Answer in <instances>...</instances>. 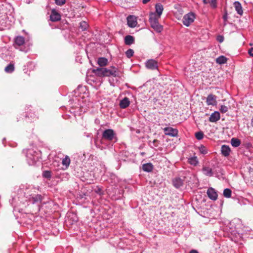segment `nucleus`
<instances>
[{
    "instance_id": "nucleus-1",
    "label": "nucleus",
    "mask_w": 253,
    "mask_h": 253,
    "mask_svg": "<svg viewBox=\"0 0 253 253\" xmlns=\"http://www.w3.org/2000/svg\"><path fill=\"white\" fill-rule=\"evenodd\" d=\"M93 72L99 77H118L121 76V72L118 68L111 66L107 68H97L93 70Z\"/></svg>"
},
{
    "instance_id": "nucleus-2",
    "label": "nucleus",
    "mask_w": 253,
    "mask_h": 253,
    "mask_svg": "<svg viewBox=\"0 0 253 253\" xmlns=\"http://www.w3.org/2000/svg\"><path fill=\"white\" fill-rule=\"evenodd\" d=\"M159 18H156L153 13H150L149 21L151 27L157 32L161 33L163 30V26L159 23Z\"/></svg>"
},
{
    "instance_id": "nucleus-3",
    "label": "nucleus",
    "mask_w": 253,
    "mask_h": 253,
    "mask_svg": "<svg viewBox=\"0 0 253 253\" xmlns=\"http://www.w3.org/2000/svg\"><path fill=\"white\" fill-rule=\"evenodd\" d=\"M195 18V14L193 12H189L183 16V24L188 27L194 22Z\"/></svg>"
},
{
    "instance_id": "nucleus-4",
    "label": "nucleus",
    "mask_w": 253,
    "mask_h": 253,
    "mask_svg": "<svg viewBox=\"0 0 253 253\" xmlns=\"http://www.w3.org/2000/svg\"><path fill=\"white\" fill-rule=\"evenodd\" d=\"M115 137V133L112 129H107L105 130L102 133V138L109 140H113Z\"/></svg>"
},
{
    "instance_id": "nucleus-5",
    "label": "nucleus",
    "mask_w": 253,
    "mask_h": 253,
    "mask_svg": "<svg viewBox=\"0 0 253 253\" xmlns=\"http://www.w3.org/2000/svg\"><path fill=\"white\" fill-rule=\"evenodd\" d=\"M165 134L172 137H175L178 134V130L177 129L173 128L171 127H166L164 129Z\"/></svg>"
},
{
    "instance_id": "nucleus-6",
    "label": "nucleus",
    "mask_w": 253,
    "mask_h": 253,
    "mask_svg": "<svg viewBox=\"0 0 253 253\" xmlns=\"http://www.w3.org/2000/svg\"><path fill=\"white\" fill-rule=\"evenodd\" d=\"M156 13L151 12L155 15L156 18H160L164 10V7L162 4L158 3L155 5Z\"/></svg>"
},
{
    "instance_id": "nucleus-7",
    "label": "nucleus",
    "mask_w": 253,
    "mask_h": 253,
    "mask_svg": "<svg viewBox=\"0 0 253 253\" xmlns=\"http://www.w3.org/2000/svg\"><path fill=\"white\" fill-rule=\"evenodd\" d=\"M127 25L129 27L134 28L137 24V20L135 16L129 15L127 17Z\"/></svg>"
},
{
    "instance_id": "nucleus-8",
    "label": "nucleus",
    "mask_w": 253,
    "mask_h": 253,
    "mask_svg": "<svg viewBox=\"0 0 253 253\" xmlns=\"http://www.w3.org/2000/svg\"><path fill=\"white\" fill-rule=\"evenodd\" d=\"M146 66L148 69L155 70L158 68V63L155 60L150 59L146 62Z\"/></svg>"
},
{
    "instance_id": "nucleus-9",
    "label": "nucleus",
    "mask_w": 253,
    "mask_h": 253,
    "mask_svg": "<svg viewBox=\"0 0 253 253\" xmlns=\"http://www.w3.org/2000/svg\"><path fill=\"white\" fill-rule=\"evenodd\" d=\"M50 18L52 22L58 21L61 19V15L55 9H53L51 10Z\"/></svg>"
},
{
    "instance_id": "nucleus-10",
    "label": "nucleus",
    "mask_w": 253,
    "mask_h": 253,
    "mask_svg": "<svg viewBox=\"0 0 253 253\" xmlns=\"http://www.w3.org/2000/svg\"><path fill=\"white\" fill-rule=\"evenodd\" d=\"M208 197L211 200H216L217 198V194L214 189L212 188H210L207 190Z\"/></svg>"
},
{
    "instance_id": "nucleus-11",
    "label": "nucleus",
    "mask_w": 253,
    "mask_h": 253,
    "mask_svg": "<svg viewBox=\"0 0 253 253\" xmlns=\"http://www.w3.org/2000/svg\"><path fill=\"white\" fill-rule=\"evenodd\" d=\"M25 43V39L22 36H17L14 39V46H21Z\"/></svg>"
},
{
    "instance_id": "nucleus-12",
    "label": "nucleus",
    "mask_w": 253,
    "mask_h": 253,
    "mask_svg": "<svg viewBox=\"0 0 253 253\" xmlns=\"http://www.w3.org/2000/svg\"><path fill=\"white\" fill-rule=\"evenodd\" d=\"M220 118L219 113L217 111H215L211 115L209 118V121L211 122H216L220 119Z\"/></svg>"
},
{
    "instance_id": "nucleus-13",
    "label": "nucleus",
    "mask_w": 253,
    "mask_h": 253,
    "mask_svg": "<svg viewBox=\"0 0 253 253\" xmlns=\"http://www.w3.org/2000/svg\"><path fill=\"white\" fill-rule=\"evenodd\" d=\"M233 5L237 13L240 15H242L243 13V10L240 2L237 1H235L233 3Z\"/></svg>"
},
{
    "instance_id": "nucleus-14",
    "label": "nucleus",
    "mask_w": 253,
    "mask_h": 253,
    "mask_svg": "<svg viewBox=\"0 0 253 253\" xmlns=\"http://www.w3.org/2000/svg\"><path fill=\"white\" fill-rule=\"evenodd\" d=\"M216 96L213 94H210L207 98V103L208 105H214L216 103Z\"/></svg>"
},
{
    "instance_id": "nucleus-15",
    "label": "nucleus",
    "mask_w": 253,
    "mask_h": 253,
    "mask_svg": "<svg viewBox=\"0 0 253 253\" xmlns=\"http://www.w3.org/2000/svg\"><path fill=\"white\" fill-rule=\"evenodd\" d=\"M221 153L225 156L227 157L230 155L231 150L229 146L225 145H223L221 147Z\"/></svg>"
},
{
    "instance_id": "nucleus-16",
    "label": "nucleus",
    "mask_w": 253,
    "mask_h": 253,
    "mask_svg": "<svg viewBox=\"0 0 253 253\" xmlns=\"http://www.w3.org/2000/svg\"><path fill=\"white\" fill-rule=\"evenodd\" d=\"M130 104V101L128 98L125 97L121 100L120 102V106L121 108L125 109Z\"/></svg>"
},
{
    "instance_id": "nucleus-17",
    "label": "nucleus",
    "mask_w": 253,
    "mask_h": 253,
    "mask_svg": "<svg viewBox=\"0 0 253 253\" xmlns=\"http://www.w3.org/2000/svg\"><path fill=\"white\" fill-rule=\"evenodd\" d=\"M202 171L204 174L207 176L210 177L213 176V172L212 169L210 167H204L202 169Z\"/></svg>"
},
{
    "instance_id": "nucleus-18",
    "label": "nucleus",
    "mask_w": 253,
    "mask_h": 253,
    "mask_svg": "<svg viewBox=\"0 0 253 253\" xmlns=\"http://www.w3.org/2000/svg\"><path fill=\"white\" fill-rule=\"evenodd\" d=\"M173 186L176 188H178L181 186L183 185V180L180 178H175L172 181Z\"/></svg>"
},
{
    "instance_id": "nucleus-19",
    "label": "nucleus",
    "mask_w": 253,
    "mask_h": 253,
    "mask_svg": "<svg viewBox=\"0 0 253 253\" xmlns=\"http://www.w3.org/2000/svg\"><path fill=\"white\" fill-rule=\"evenodd\" d=\"M134 42V38L130 35L126 36L125 38V43L126 45H131Z\"/></svg>"
},
{
    "instance_id": "nucleus-20",
    "label": "nucleus",
    "mask_w": 253,
    "mask_h": 253,
    "mask_svg": "<svg viewBox=\"0 0 253 253\" xmlns=\"http://www.w3.org/2000/svg\"><path fill=\"white\" fill-rule=\"evenodd\" d=\"M142 169L144 171L151 172L153 169V166L151 163H147L142 165Z\"/></svg>"
},
{
    "instance_id": "nucleus-21",
    "label": "nucleus",
    "mask_w": 253,
    "mask_h": 253,
    "mask_svg": "<svg viewBox=\"0 0 253 253\" xmlns=\"http://www.w3.org/2000/svg\"><path fill=\"white\" fill-rule=\"evenodd\" d=\"M108 60L104 57H100L98 59L97 63L100 66H105L107 64Z\"/></svg>"
},
{
    "instance_id": "nucleus-22",
    "label": "nucleus",
    "mask_w": 253,
    "mask_h": 253,
    "mask_svg": "<svg viewBox=\"0 0 253 253\" xmlns=\"http://www.w3.org/2000/svg\"><path fill=\"white\" fill-rule=\"evenodd\" d=\"M14 65L12 63L9 64L4 69V71L6 73H11L14 70Z\"/></svg>"
},
{
    "instance_id": "nucleus-23",
    "label": "nucleus",
    "mask_w": 253,
    "mask_h": 253,
    "mask_svg": "<svg viewBox=\"0 0 253 253\" xmlns=\"http://www.w3.org/2000/svg\"><path fill=\"white\" fill-rule=\"evenodd\" d=\"M231 143L233 147H237L241 144V141L236 138H232L231 140Z\"/></svg>"
},
{
    "instance_id": "nucleus-24",
    "label": "nucleus",
    "mask_w": 253,
    "mask_h": 253,
    "mask_svg": "<svg viewBox=\"0 0 253 253\" xmlns=\"http://www.w3.org/2000/svg\"><path fill=\"white\" fill-rule=\"evenodd\" d=\"M216 62L219 64H223L227 62V58L224 56H220L216 58Z\"/></svg>"
},
{
    "instance_id": "nucleus-25",
    "label": "nucleus",
    "mask_w": 253,
    "mask_h": 253,
    "mask_svg": "<svg viewBox=\"0 0 253 253\" xmlns=\"http://www.w3.org/2000/svg\"><path fill=\"white\" fill-rule=\"evenodd\" d=\"M189 163L193 166H196L198 163V161L197 157H191L188 159Z\"/></svg>"
},
{
    "instance_id": "nucleus-26",
    "label": "nucleus",
    "mask_w": 253,
    "mask_h": 253,
    "mask_svg": "<svg viewBox=\"0 0 253 253\" xmlns=\"http://www.w3.org/2000/svg\"><path fill=\"white\" fill-rule=\"evenodd\" d=\"M62 165L65 166L66 167H68L70 164V158L66 156L65 158H64L62 160Z\"/></svg>"
},
{
    "instance_id": "nucleus-27",
    "label": "nucleus",
    "mask_w": 253,
    "mask_h": 253,
    "mask_svg": "<svg viewBox=\"0 0 253 253\" xmlns=\"http://www.w3.org/2000/svg\"><path fill=\"white\" fill-rule=\"evenodd\" d=\"M223 195L226 198H230L231 196V190L230 189L226 188L224 190Z\"/></svg>"
},
{
    "instance_id": "nucleus-28",
    "label": "nucleus",
    "mask_w": 253,
    "mask_h": 253,
    "mask_svg": "<svg viewBox=\"0 0 253 253\" xmlns=\"http://www.w3.org/2000/svg\"><path fill=\"white\" fill-rule=\"evenodd\" d=\"M199 150L200 153L202 154L205 155L208 153V150L205 146L203 145H200L199 147Z\"/></svg>"
},
{
    "instance_id": "nucleus-29",
    "label": "nucleus",
    "mask_w": 253,
    "mask_h": 253,
    "mask_svg": "<svg viewBox=\"0 0 253 253\" xmlns=\"http://www.w3.org/2000/svg\"><path fill=\"white\" fill-rule=\"evenodd\" d=\"M88 24L85 21H82L80 23V28L83 31H84L88 28Z\"/></svg>"
},
{
    "instance_id": "nucleus-30",
    "label": "nucleus",
    "mask_w": 253,
    "mask_h": 253,
    "mask_svg": "<svg viewBox=\"0 0 253 253\" xmlns=\"http://www.w3.org/2000/svg\"><path fill=\"white\" fill-rule=\"evenodd\" d=\"M208 2L212 8L215 9L217 7V0H209Z\"/></svg>"
},
{
    "instance_id": "nucleus-31",
    "label": "nucleus",
    "mask_w": 253,
    "mask_h": 253,
    "mask_svg": "<svg viewBox=\"0 0 253 253\" xmlns=\"http://www.w3.org/2000/svg\"><path fill=\"white\" fill-rule=\"evenodd\" d=\"M195 137L199 140L203 139L204 137V133L202 131H199L195 133Z\"/></svg>"
},
{
    "instance_id": "nucleus-32",
    "label": "nucleus",
    "mask_w": 253,
    "mask_h": 253,
    "mask_svg": "<svg viewBox=\"0 0 253 253\" xmlns=\"http://www.w3.org/2000/svg\"><path fill=\"white\" fill-rule=\"evenodd\" d=\"M133 53H134V51L132 49H128L126 52V56L128 57V58H130L131 57H132L133 55Z\"/></svg>"
},
{
    "instance_id": "nucleus-33",
    "label": "nucleus",
    "mask_w": 253,
    "mask_h": 253,
    "mask_svg": "<svg viewBox=\"0 0 253 253\" xmlns=\"http://www.w3.org/2000/svg\"><path fill=\"white\" fill-rule=\"evenodd\" d=\"M33 203L38 202L39 201H41L42 200V197L41 195H37L35 197H33Z\"/></svg>"
},
{
    "instance_id": "nucleus-34",
    "label": "nucleus",
    "mask_w": 253,
    "mask_h": 253,
    "mask_svg": "<svg viewBox=\"0 0 253 253\" xmlns=\"http://www.w3.org/2000/svg\"><path fill=\"white\" fill-rule=\"evenodd\" d=\"M43 176L45 178H50L51 176V172L48 170H46L43 172Z\"/></svg>"
},
{
    "instance_id": "nucleus-35",
    "label": "nucleus",
    "mask_w": 253,
    "mask_h": 253,
    "mask_svg": "<svg viewBox=\"0 0 253 253\" xmlns=\"http://www.w3.org/2000/svg\"><path fill=\"white\" fill-rule=\"evenodd\" d=\"M228 110V108L224 105L221 106L220 111L222 113H225Z\"/></svg>"
},
{
    "instance_id": "nucleus-36",
    "label": "nucleus",
    "mask_w": 253,
    "mask_h": 253,
    "mask_svg": "<svg viewBox=\"0 0 253 253\" xmlns=\"http://www.w3.org/2000/svg\"><path fill=\"white\" fill-rule=\"evenodd\" d=\"M55 1L57 5L61 6L65 3L66 0H55Z\"/></svg>"
},
{
    "instance_id": "nucleus-37",
    "label": "nucleus",
    "mask_w": 253,
    "mask_h": 253,
    "mask_svg": "<svg viewBox=\"0 0 253 253\" xmlns=\"http://www.w3.org/2000/svg\"><path fill=\"white\" fill-rule=\"evenodd\" d=\"M158 142V140H157V139H154L152 143H153V144L154 146H155V147H157L158 146V144H157Z\"/></svg>"
},
{
    "instance_id": "nucleus-38",
    "label": "nucleus",
    "mask_w": 253,
    "mask_h": 253,
    "mask_svg": "<svg viewBox=\"0 0 253 253\" xmlns=\"http://www.w3.org/2000/svg\"><path fill=\"white\" fill-rule=\"evenodd\" d=\"M248 53L250 55V56L253 57V47L251 48L249 50Z\"/></svg>"
},
{
    "instance_id": "nucleus-39",
    "label": "nucleus",
    "mask_w": 253,
    "mask_h": 253,
    "mask_svg": "<svg viewBox=\"0 0 253 253\" xmlns=\"http://www.w3.org/2000/svg\"><path fill=\"white\" fill-rule=\"evenodd\" d=\"M223 37L222 36H219L217 38V40L220 42H222L223 41Z\"/></svg>"
},
{
    "instance_id": "nucleus-40",
    "label": "nucleus",
    "mask_w": 253,
    "mask_h": 253,
    "mask_svg": "<svg viewBox=\"0 0 253 253\" xmlns=\"http://www.w3.org/2000/svg\"><path fill=\"white\" fill-rule=\"evenodd\" d=\"M223 19L224 20V21H226L227 19V13H225L223 16Z\"/></svg>"
},
{
    "instance_id": "nucleus-41",
    "label": "nucleus",
    "mask_w": 253,
    "mask_h": 253,
    "mask_svg": "<svg viewBox=\"0 0 253 253\" xmlns=\"http://www.w3.org/2000/svg\"><path fill=\"white\" fill-rule=\"evenodd\" d=\"M151 0H142V2L143 3H147L149 1H150Z\"/></svg>"
},
{
    "instance_id": "nucleus-42",
    "label": "nucleus",
    "mask_w": 253,
    "mask_h": 253,
    "mask_svg": "<svg viewBox=\"0 0 253 253\" xmlns=\"http://www.w3.org/2000/svg\"><path fill=\"white\" fill-rule=\"evenodd\" d=\"M190 253H198V252L196 250H193L190 252Z\"/></svg>"
},
{
    "instance_id": "nucleus-43",
    "label": "nucleus",
    "mask_w": 253,
    "mask_h": 253,
    "mask_svg": "<svg viewBox=\"0 0 253 253\" xmlns=\"http://www.w3.org/2000/svg\"><path fill=\"white\" fill-rule=\"evenodd\" d=\"M203 2H204V3H205V4H207V3H208V2H208V1H209V0H203Z\"/></svg>"
},
{
    "instance_id": "nucleus-44",
    "label": "nucleus",
    "mask_w": 253,
    "mask_h": 253,
    "mask_svg": "<svg viewBox=\"0 0 253 253\" xmlns=\"http://www.w3.org/2000/svg\"><path fill=\"white\" fill-rule=\"evenodd\" d=\"M252 126H253V118L252 119Z\"/></svg>"
}]
</instances>
